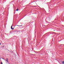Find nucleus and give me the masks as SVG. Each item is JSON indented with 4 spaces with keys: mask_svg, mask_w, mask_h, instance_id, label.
I'll return each mask as SVG.
<instances>
[{
    "mask_svg": "<svg viewBox=\"0 0 64 64\" xmlns=\"http://www.w3.org/2000/svg\"><path fill=\"white\" fill-rule=\"evenodd\" d=\"M62 64H64V61H63L62 62Z\"/></svg>",
    "mask_w": 64,
    "mask_h": 64,
    "instance_id": "423d86ee",
    "label": "nucleus"
},
{
    "mask_svg": "<svg viewBox=\"0 0 64 64\" xmlns=\"http://www.w3.org/2000/svg\"><path fill=\"white\" fill-rule=\"evenodd\" d=\"M16 11H19V9L18 8H17L16 10Z\"/></svg>",
    "mask_w": 64,
    "mask_h": 64,
    "instance_id": "20e7f679",
    "label": "nucleus"
},
{
    "mask_svg": "<svg viewBox=\"0 0 64 64\" xmlns=\"http://www.w3.org/2000/svg\"><path fill=\"white\" fill-rule=\"evenodd\" d=\"M0 45H1V43H0Z\"/></svg>",
    "mask_w": 64,
    "mask_h": 64,
    "instance_id": "1a4fd4ad",
    "label": "nucleus"
},
{
    "mask_svg": "<svg viewBox=\"0 0 64 64\" xmlns=\"http://www.w3.org/2000/svg\"><path fill=\"white\" fill-rule=\"evenodd\" d=\"M1 59V58L0 57V59Z\"/></svg>",
    "mask_w": 64,
    "mask_h": 64,
    "instance_id": "9b49d317",
    "label": "nucleus"
},
{
    "mask_svg": "<svg viewBox=\"0 0 64 64\" xmlns=\"http://www.w3.org/2000/svg\"><path fill=\"white\" fill-rule=\"evenodd\" d=\"M1 64H3V63L2 62H1Z\"/></svg>",
    "mask_w": 64,
    "mask_h": 64,
    "instance_id": "6e6552de",
    "label": "nucleus"
},
{
    "mask_svg": "<svg viewBox=\"0 0 64 64\" xmlns=\"http://www.w3.org/2000/svg\"><path fill=\"white\" fill-rule=\"evenodd\" d=\"M6 60V61L7 62H8V58H6V60Z\"/></svg>",
    "mask_w": 64,
    "mask_h": 64,
    "instance_id": "f257e3e1",
    "label": "nucleus"
},
{
    "mask_svg": "<svg viewBox=\"0 0 64 64\" xmlns=\"http://www.w3.org/2000/svg\"><path fill=\"white\" fill-rule=\"evenodd\" d=\"M11 28L12 30H13L14 29V27L13 28H12V26H11Z\"/></svg>",
    "mask_w": 64,
    "mask_h": 64,
    "instance_id": "f03ea898",
    "label": "nucleus"
},
{
    "mask_svg": "<svg viewBox=\"0 0 64 64\" xmlns=\"http://www.w3.org/2000/svg\"><path fill=\"white\" fill-rule=\"evenodd\" d=\"M51 33H52V34H54V32H51Z\"/></svg>",
    "mask_w": 64,
    "mask_h": 64,
    "instance_id": "0eeeda50",
    "label": "nucleus"
},
{
    "mask_svg": "<svg viewBox=\"0 0 64 64\" xmlns=\"http://www.w3.org/2000/svg\"><path fill=\"white\" fill-rule=\"evenodd\" d=\"M3 59H4V58H2Z\"/></svg>",
    "mask_w": 64,
    "mask_h": 64,
    "instance_id": "9d476101",
    "label": "nucleus"
},
{
    "mask_svg": "<svg viewBox=\"0 0 64 64\" xmlns=\"http://www.w3.org/2000/svg\"><path fill=\"white\" fill-rule=\"evenodd\" d=\"M48 20H50V18L49 17L48 18Z\"/></svg>",
    "mask_w": 64,
    "mask_h": 64,
    "instance_id": "39448f33",
    "label": "nucleus"
},
{
    "mask_svg": "<svg viewBox=\"0 0 64 64\" xmlns=\"http://www.w3.org/2000/svg\"><path fill=\"white\" fill-rule=\"evenodd\" d=\"M18 26V25H16L14 26V27H15V26Z\"/></svg>",
    "mask_w": 64,
    "mask_h": 64,
    "instance_id": "7ed1b4c3",
    "label": "nucleus"
}]
</instances>
